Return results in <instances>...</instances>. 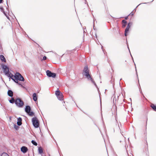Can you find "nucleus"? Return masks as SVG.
Wrapping results in <instances>:
<instances>
[{
  "label": "nucleus",
  "mask_w": 156,
  "mask_h": 156,
  "mask_svg": "<svg viewBox=\"0 0 156 156\" xmlns=\"http://www.w3.org/2000/svg\"><path fill=\"white\" fill-rule=\"evenodd\" d=\"M10 76H7L8 77H10L15 82H17L16 81H15L16 79V74L15 75H13L11 74L10 73H9Z\"/></svg>",
  "instance_id": "nucleus-8"
},
{
  "label": "nucleus",
  "mask_w": 156,
  "mask_h": 156,
  "mask_svg": "<svg viewBox=\"0 0 156 156\" xmlns=\"http://www.w3.org/2000/svg\"><path fill=\"white\" fill-rule=\"evenodd\" d=\"M15 104L18 107L21 108L24 105L23 101L20 98H18L15 100Z\"/></svg>",
  "instance_id": "nucleus-4"
},
{
  "label": "nucleus",
  "mask_w": 156,
  "mask_h": 156,
  "mask_svg": "<svg viewBox=\"0 0 156 156\" xmlns=\"http://www.w3.org/2000/svg\"><path fill=\"white\" fill-rule=\"evenodd\" d=\"M0 59L2 62H6L5 58L3 55H0Z\"/></svg>",
  "instance_id": "nucleus-12"
},
{
  "label": "nucleus",
  "mask_w": 156,
  "mask_h": 156,
  "mask_svg": "<svg viewBox=\"0 0 156 156\" xmlns=\"http://www.w3.org/2000/svg\"><path fill=\"white\" fill-rule=\"evenodd\" d=\"M83 71L84 72L85 75L87 78L88 80H90L91 82L94 83L95 82L94 80L91 77V76L90 75L89 72V70L87 66H86L84 67L83 70Z\"/></svg>",
  "instance_id": "nucleus-1"
},
{
  "label": "nucleus",
  "mask_w": 156,
  "mask_h": 156,
  "mask_svg": "<svg viewBox=\"0 0 156 156\" xmlns=\"http://www.w3.org/2000/svg\"><path fill=\"white\" fill-rule=\"evenodd\" d=\"M9 102L11 103H13L14 102H15V100L13 98H12L9 101Z\"/></svg>",
  "instance_id": "nucleus-19"
},
{
  "label": "nucleus",
  "mask_w": 156,
  "mask_h": 156,
  "mask_svg": "<svg viewBox=\"0 0 156 156\" xmlns=\"http://www.w3.org/2000/svg\"><path fill=\"white\" fill-rule=\"evenodd\" d=\"M128 16H127L125 18V19L126 20H127L128 19Z\"/></svg>",
  "instance_id": "nucleus-26"
},
{
  "label": "nucleus",
  "mask_w": 156,
  "mask_h": 156,
  "mask_svg": "<svg viewBox=\"0 0 156 156\" xmlns=\"http://www.w3.org/2000/svg\"><path fill=\"white\" fill-rule=\"evenodd\" d=\"M47 59V57L45 56H44L43 57V60H46Z\"/></svg>",
  "instance_id": "nucleus-25"
},
{
  "label": "nucleus",
  "mask_w": 156,
  "mask_h": 156,
  "mask_svg": "<svg viewBox=\"0 0 156 156\" xmlns=\"http://www.w3.org/2000/svg\"><path fill=\"white\" fill-rule=\"evenodd\" d=\"M3 0H0V3H2Z\"/></svg>",
  "instance_id": "nucleus-28"
},
{
  "label": "nucleus",
  "mask_w": 156,
  "mask_h": 156,
  "mask_svg": "<svg viewBox=\"0 0 156 156\" xmlns=\"http://www.w3.org/2000/svg\"><path fill=\"white\" fill-rule=\"evenodd\" d=\"M55 94L56 95V96H57L60 94H62L59 90H57L55 92Z\"/></svg>",
  "instance_id": "nucleus-18"
},
{
  "label": "nucleus",
  "mask_w": 156,
  "mask_h": 156,
  "mask_svg": "<svg viewBox=\"0 0 156 156\" xmlns=\"http://www.w3.org/2000/svg\"><path fill=\"white\" fill-rule=\"evenodd\" d=\"M30 107L29 106H27L26 107L25 112L31 116H33L34 115V113L33 112H31Z\"/></svg>",
  "instance_id": "nucleus-5"
},
{
  "label": "nucleus",
  "mask_w": 156,
  "mask_h": 156,
  "mask_svg": "<svg viewBox=\"0 0 156 156\" xmlns=\"http://www.w3.org/2000/svg\"><path fill=\"white\" fill-rule=\"evenodd\" d=\"M58 98V99L60 100H62L63 99V96L62 94H59L57 96Z\"/></svg>",
  "instance_id": "nucleus-14"
},
{
  "label": "nucleus",
  "mask_w": 156,
  "mask_h": 156,
  "mask_svg": "<svg viewBox=\"0 0 156 156\" xmlns=\"http://www.w3.org/2000/svg\"><path fill=\"white\" fill-rule=\"evenodd\" d=\"M1 156H9L6 153L4 152L2 154Z\"/></svg>",
  "instance_id": "nucleus-20"
},
{
  "label": "nucleus",
  "mask_w": 156,
  "mask_h": 156,
  "mask_svg": "<svg viewBox=\"0 0 156 156\" xmlns=\"http://www.w3.org/2000/svg\"><path fill=\"white\" fill-rule=\"evenodd\" d=\"M8 94L9 96L12 97L13 96V92L11 90H9L8 91Z\"/></svg>",
  "instance_id": "nucleus-11"
},
{
  "label": "nucleus",
  "mask_w": 156,
  "mask_h": 156,
  "mask_svg": "<svg viewBox=\"0 0 156 156\" xmlns=\"http://www.w3.org/2000/svg\"><path fill=\"white\" fill-rule=\"evenodd\" d=\"M151 107L153 109V110L156 112V105L154 104H152L151 105Z\"/></svg>",
  "instance_id": "nucleus-15"
},
{
  "label": "nucleus",
  "mask_w": 156,
  "mask_h": 156,
  "mask_svg": "<svg viewBox=\"0 0 156 156\" xmlns=\"http://www.w3.org/2000/svg\"><path fill=\"white\" fill-rule=\"evenodd\" d=\"M38 150L39 154H41L43 153V149L41 147H39Z\"/></svg>",
  "instance_id": "nucleus-17"
},
{
  "label": "nucleus",
  "mask_w": 156,
  "mask_h": 156,
  "mask_svg": "<svg viewBox=\"0 0 156 156\" xmlns=\"http://www.w3.org/2000/svg\"><path fill=\"white\" fill-rule=\"evenodd\" d=\"M31 143H32V144H33L35 146H36L37 145V143L35 141H34L33 140H32L31 141Z\"/></svg>",
  "instance_id": "nucleus-21"
},
{
  "label": "nucleus",
  "mask_w": 156,
  "mask_h": 156,
  "mask_svg": "<svg viewBox=\"0 0 156 156\" xmlns=\"http://www.w3.org/2000/svg\"><path fill=\"white\" fill-rule=\"evenodd\" d=\"M125 26H126V24H124V25H122V27H125Z\"/></svg>",
  "instance_id": "nucleus-27"
},
{
  "label": "nucleus",
  "mask_w": 156,
  "mask_h": 156,
  "mask_svg": "<svg viewBox=\"0 0 156 156\" xmlns=\"http://www.w3.org/2000/svg\"><path fill=\"white\" fill-rule=\"evenodd\" d=\"M18 121L17 122V124L19 126H20L21 125L22 123V119L21 118H19L18 119Z\"/></svg>",
  "instance_id": "nucleus-10"
},
{
  "label": "nucleus",
  "mask_w": 156,
  "mask_h": 156,
  "mask_svg": "<svg viewBox=\"0 0 156 156\" xmlns=\"http://www.w3.org/2000/svg\"><path fill=\"white\" fill-rule=\"evenodd\" d=\"M18 80L23 81L24 80L23 77L20 73H16L15 81H16L17 82L16 83L20 85L22 87H23L22 85L18 83Z\"/></svg>",
  "instance_id": "nucleus-2"
},
{
  "label": "nucleus",
  "mask_w": 156,
  "mask_h": 156,
  "mask_svg": "<svg viewBox=\"0 0 156 156\" xmlns=\"http://www.w3.org/2000/svg\"><path fill=\"white\" fill-rule=\"evenodd\" d=\"M122 22L123 23H124V24H126V23H127L126 21V20H122Z\"/></svg>",
  "instance_id": "nucleus-24"
},
{
  "label": "nucleus",
  "mask_w": 156,
  "mask_h": 156,
  "mask_svg": "<svg viewBox=\"0 0 156 156\" xmlns=\"http://www.w3.org/2000/svg\"><path fill=\"white\" fill-rule=\"evenodd\" d=\"M21 150L22 152L25 153L27 151L28 149L26 147L23 146L21 148Z\"/></svg>",
  "instance_id": "nucleus-9"
},
{
  "label": "nucleus",
  "mask_w": 156,
  "mask_h": 156,
  "mask_svg": "<svg viewBox=\"0 0 156 156\" xmlns=\"http://www.w3.org/2000/svg\"><path fill=\"white\" fill-rule=\"evenodd\" d=\"M3 12H4V14L5 15V12L4 11H3Z\"/></svg>",
  "instance_id": "nucleus-29"
},
{
  "label": "nucleus",
  "mask_w": 156,
  "mask_h": 156,
  "mask_svg": "<svg viewBox=\"0 0 156 156\" xmlns=\"http://www.w3.org/2000/svg\"><path fill=\"white\" fill-rule=\"evenodd\" d=\"M131 25H132V23H128V24L127 26V27L128 28H130Z\"/></svg>",
  "instance_id": "nucleus-22"
},
{
  "label": "nucleus",
  "mask_w": 156,
  "mask_h": 156,
  "mask_svg": "<svg viewBox=\"0 0 156 156\" xmlns=\"http://www.w3.org/2000/svg\"><path fill=\"white\" fill-rule=\"evenodd\" d=\"M133 14H134V13H133V12H131V13L129 15V16H133Z\"/></svg>",
  "instance_id": "nucleus-23"
},
{
  "label": "nucleus",
  "mask_w": 156,
  "mask_h": 156,
  "mask_svg": "<svg viewBox=\"0 0 156 156\" xmlns=\"http://www.w3.org/2000/svg\"><path fill=\"white\" fill-rule=\"evenodd\" d=\"M32 121L33 125L35 128H37L39 127V122L37 117H35L32 118Z\"/></svg>",
  "instance_id": "nucleus-3"
},
{
  "label": "nucleus",
  "mask_w": 156,
  "mask_h": 156,
  "mask_svg": "<svg viewBox=\"0 0 156 156\" xmlns=\"http://www.w3.org/2000/svg\"><path fill=\"white\" fill-rule=\"evenodd\" d=\"M46 73L47 76L50 77L55 78L56 76V74L54 73H52L49 70H47Z\"/></svg>",
  "instance_id": "nucleus-7"
},
{
  "label": "nucleus",
  "mask_w": 156,
  "mask_h": 156,
  "mask_svg": "<svg viewBox=\"0 0 156 156\" xmlns=\"http://www.w3.org/2000/svg\"><path fill=\"white\" fill-rule=\"evenodd\" d=\"M1 9H3V8H1Z\"/></svg>",
  "instance_id": "nucleus-30"
},
{
  "label": "nucleus",
  "mask_w": 156,
  "mask_h": 156,
  "mask_svg": "<svg viewBox=\"0 0 156 156\" xmlns=\"http://www.w3.org/2000/svg\"><path fill=\"white\" fill-rule=\"evenodd\" d=\"M33 99L35 101H37V94L36 93H34L33 95Z\"/></svg>",
  "instance_id": "nucleus-13"
},
{
  "label": "nucleus",
  "mask_w": 156,
  "mask_h": 156,
  "mask_svg": "<svg viewBox=\"0 0 156 156\" xmlns=\"http://www.w3.org/2000/svg\"><path fill=\"white\" fill-rule=\"evenodd\" d=\"M129 28L126 27L125 31V35L126 36H127V34L128 33Z\"/></svg>",
  "instance_id": "nucleus-16"
},
{
  "label": "nucleus",
  "mask_w": 156,
  "mask_h": 156,
  "mask_svg": "<svg viewBox=\"0 0 156 156\" xmlns=\"http://www.w3.org/2000/svg\"><path fill=\"white\" fill-rule=\"evenodd\" d=\"M3 68L4 69V72L5 73L6 75L7 76H10L9 74V68L7 66H3Z\"/></svg>",
  "instance_id": "nucleus-6"
}]
</instances>
